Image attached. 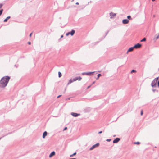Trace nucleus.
Here are the masks:
<instances>
[{
	"label": "nucleus",
	"mask_w": 159,
	"mask_h": 159,
	"mask_svg": "<svg viewBox=\"0 0 159 159\" xmlns=\"http://www.w3.org/2000/svg\"><path fill=\"white\" fill-rule=\"evenodd\" d=\"M10 77L8 76H5L2 78L0 80V87L4 88L8 83Z\"/></svg>",
	"instance_id": "obj_1"
},
{
	"label": "nucleus",
	"mask_w": 159,
	"mask_h": 159,
	"mask_svg": "<svg viewBox=\"0 0 159 159\" xmlns=\"http://www.w3.org/2000/svg\"><path fill=\"white\" fill-rule=\"evenodd\" d=\"M158 80V78H155L152 82L151 84V86L153 87H156L157 86V81Z\"/></svg>",
	"instance_id": "obj_2"
},
{
	"label": "nucleus",
	"mask_w": 159,
	"mask_h": 159,
	"mask_svg": "<svg viewBox=\"0 0 159 159\" xmlns=\"http://www.w3.org/2000/svg\"><path fill=\"white\" fill-rule=\"evenodd\" d=\"M99 144H100L99 143H97L96 144L93 145L92 146V147H91L90 148L89 150H92L93 149L95 148L96 147H98L99 145Z\"/></svg>",
	"instance_id": "obj_3"
},
{
	"label": "nucleus",
	"mask_w": 159,
	"mask_h": 159,
	"mask_svg": "<svg viewBox=\"0 0 159 159\" xmlns=\"http://www.w3.org/2000/svg\"><path fill=\"white\" fill-rule=\"evenodd\" d=\"M142 46L141 44L139 43H137V44H135L134 46V48L137 49L139 48H141Z\"/></svg>",
	"instance_id": "obj_4"
},
{
	"label": "nucleus",
	"mask_w": 159,
	"mask_h": 159,
	"mask_svg": "<svg viewBox=\"0 0 159 159\" xmlns=\"http://www.w3.org/2000/svg\"><path fill=\"white\" fill-rule=\"evenodd\" d=\"M95 72H83L82 74L83 75H91L93 73H94Z\"/></svg>",
	"instance_id": "obj_5"
},
{
	"label": "nucleus",
	"mask_w": 159,
	"mask_h": 159,
	"mask_svg": "<svg viewBox=\"0 0 159 159\" xmlns=\"http://www.w3.org/2000/svg\"><path fill=\"white\" fill-rule=\"evenodd\" d=\"M120 140V138H116L113 140V142L114 143H117Z\"/></svg>",
	"instance_id": "obj_6"
},
{
	"label": "nucleus",
	"mask_w": 159,
	"mask_h": 159,
	"mask_svg": "<svg viewBox=\"0 0 159 159\" xmlns=\"http://www.w3.org/2000/svg\"><path fill=\"white\" fill-rule=\"evenodd\" d=\"M71 115H72L74 117H76L79 116H80V113L78 114L76 113L71 112Z\"/></svg>",
	"instance_id": "obj_7"
},
{
	"label": "nucleus",
	"mask_w": 159,
	"mask_h": 159,
	"mask_svg": "<svg viewBox=\"0 0 159 159\" xmlns=\"http://www.w3.org/2000/svg\"><path fill=\"white\" fill-rule=\"evenodd\" d=\"M122 22L124 24H127L129 22V20L127 19H123L122 21Z\"/></svg>",
	"instance_id": "obj_8"
},
{
	"label": "nucleus",
	"mask_w": 159,
	"mask_h": 159,
	"mask_svg": "<svg viewBox=\"0 0 159 159\" xmlns=\"http://www.w3.org/2000/svg\"><path fill=\"white\" fill-rule=\"evenodd\" d=\"M81 78L80 76L76 77L73 79V81H75L77 80L80 81L81 80Z\"/></svg>",
	"instance_id": "obj_9"
},
{
	"label": "nucleus",
	"mask_w": 159,
	"mask_h": 159,
	"mask_svg": "<svg viewBox=\"0 0 159 159\" xmlns=\"http://www.w3.org/2000/svg\"><path fill=\"white\" fill-rule=\"evenodd\" d=\"M68 33H69V34H70L71 36H72L75 33V30L73 29H72L70 32H68Z\"/></svg>",
	"instance_id": "obj_10"
},
{
	"label": "nucleus",
	"mask_w": 159,
	"mask_h": 159,
	"mask_svg": "<svg viewBox=\"0 0 159 159\" xmlns=\"http://www.w3.org/2000/svg\"><path fill=\"white\" fill-rule=\"evenodd\" d=\"M134 46L130 47L128 49V50L127 52V53H128V52H129L132 51H133V50H134Z\"/></svg>",
	"instance_id": "obj_11"
},
{
	"label": "nucleus",
	"mask_w": 159,
	"mask_h": 159,
	"mask_svg": "<svg viewBox=\"0 0 159 159\" xmlns=\"http://www.w3.org/2000/svg\"><path fill=\"white\" fill-rule=\"evenodd\" d=\"M55 154V152L53 151L51 152V153L49 155V157H51L52 156H54Z\"/></svg>",
	"instance_id": "obj_12"
},
{
	"label": "nucleus",
	"mask_w": 159,
	"mask_h": 159,
	"mask_svg": "<svg viewBox=\"0 0 159 159\" xmlns=\"http://www.w3.org/2000/svg\"><path fill=\"white\" fill-rule=\"evenodd\" d=\"M110 15L111 16V18L115 16L116 15V14L113 12H111L110 13Z\"/></svg>",
	"instance_id": "obj_13"
},
{
	"label": "nucleus",
	"mask_w": 159,
	"mask_h": 159,
	"mask_svg": "<svg viewBox=\"0 0 159 159\" xmlns=\"http://www.w3.org/2000/svg\"><path fill=\"white\" fill-rule=\"evenodd\" d=\"M47 134V133L46 131H44L43 133V138H44L46 136Z\"/></svg>",
	"instance_id": "obj_14"
},
{
	"label": "nucleus",
	"mask_w": 159,
	"mask_h": 159,
	"mask_svg": "<svg viewBox=\"0 0 159 159\" xmlns=\"http://www.w3.org/2000/svg\"><path fill=\"white\" fill-rule=\"evenodd\" d=\"M159 38V33L158 34V35L156 34L155 36V37L154 38V39L156 40L157 39Z\"/></svg>",
	"instance_id": "obj_15"
},
{
	"label": "nucleus",
	"mask_w": 159,
	"mask_h": 159,
	"mask_svg": "<svg viewBox=\"0 0 159 159\" xmlns=\"http://www.w3.org/2000/svg\"><path fill=\"white\" fill-rule=\"evenodd\" d=\"M10 18H11V16H8L5 19H4L3 21L4 22H6L7 21V20L8 19H10Z\"/></svg>",
	"instance_id": "obj_16"
},
{
	"label": "nucleus",
	"mask_w": 159,
	"mask_h": 159,
	"mask_svg": "<svg viewBox=\"0 0 159 159\" xmlns=\"http://www.w3.org/2000/svg\"><path fill=\"white\" fill-rule=\"evenodd\" d=\"M74 81H73V80L70 79V80L68 83H67V85L69 84H71V83H72V82H73Z\"/></svg>",
	"instance_id": "obj_17"
},
{
	"label": "nucleus",
	"mask_w": 159,
	"mask_h": 159,
	"mask_svg": "<svg viewBox=\"0 0 159 159\" xmlns=\"http://www.w3.org/2000/svg\"><path fill=\"white\" fill-rule=\"evenodd\" d=\"M146 39L145 38H143L142 39H141L140 41V42H145L146 41Z\"/></svg>",
	"instance_id": "obj_18"
},
{
	"label": "nucleus",
	"mask_w": 159,
	"mask_h": 159,
	"mask_svg": "<svg viewBox=\"0 0 159 159\" xmlns=\"http://www.w3.org/2000/svg\"><path fill=\"white\" fill-rule=\"evenodd\" d=\"M127 18L128 20H132V18H131L130 16H129V15L128 16H127Z\"/></svg>",
	"instance_id": "obj_19"
},
{
	"label": "nucleus",
	"mask_w": 159,
	"mask_h": 159,
	"mask_svg": "<svg viewBox=\"0 0 159 159\" xmlns=\"http://www.w3.org/2000/svg\"><path fill=\"white\" fill-rule=\"evenodd\" d=\"M76 152H74V153H73L72 154L70 155V157H72L76 155Z\"/></svg>",
	"instance_id": "obj_20"
},
{
	"label": "nucleus",
	"mask_w": 159,
	"mask_h": 159,
	"mask_svg": "<svg viewBox=\"0 0 159 159\" xmlns=\"http://www.w3.org/2000/svg\"><path fill=\"white\" fill-rule=\"evenodd\" d=\"M101 76V75L100 74H99L97 75V78H96L97 80H98L99 79V77Z\"/></svg>",
	"instance_id": "obj_21"
},
{
	"label": "nucleus",
	"mask_w": 159,
	"mask_h": 159,
	"mask_svg": "<svg viewBox=\"0 0 159 159\" xmlns=\"http://www.w3.org/2000/svg\"><path fill=\"white\" fill-rule=\"evenodd\" d=\"M62 75L61 73L60 72H58V77H61Z\"/></svg>",
	"instance_id": "obj_22"
},
{
	"label": "nucleus",
	"mask_w": 159,
	"mask_h": 159,
	"mask_svg": "<svg viewBox=\"0 0 159 159\" xmlns=\"http://www.w3.org/2000/svg\"><path fill=\"white\" fill-rule=\"evenodd\" d=\"M3 11V9H1L0 10V16H1L2 14Z\"/></svg>",
	"instance_id": "obj_23"
},
{
	"label": "nucleus",
	"mask_w": 159,
	"mask_h": 159,
	"mask_svg": "<svg viewBox=\"0 0 159 159\" xmlns=\"http://www.w3.org/2000/svg\"><path fill=\"white\" fill-rule=\"evenodd\" d=\"M136 72V71L135 70H132L131 71V73H135V72Z\"/></svg>",
	"instance_id": "obj_24"
},
{
	"label": "nucleus",
	"mask_w": 159,
	"mask_h": 159,
	"mask_svg": "<svg viewBox=\"0 0 159 159\" xmlns=\"http://www.w3.org/2000/svg\"><path fill=\"white\" fill-rule=\"evenodd\" d=\"M140 143L139 142H137L134 143V144H139Z\"/></svg>",
	"instance_id": "obj_25"
},
{
	"label": "nucleus",
	"mask_w": 159,
	"mask_h": 159,
	"mask_svg": "<svg viewBox=\"0 0 159 159\" xmlns=\"http://www.w3.org/2000/svg\"><path fill=\"white\" fill-rule=\"evenodd\" d=\"M152 91H153V92H155V91H157V92H158V91L156 90V89H152Z\"/></svg>",
	"instance_id": "obj_26"
},
{
	"label": "nucleus",
	"mask_w": 159,
	"mask_h": 159,
	"mask_svg": "<svg viewBox=\"0 0 159 159\" xmlns=\"http://www.w3.org/2000/svg\"><path fill=\"white\" fill-rule=\"evenodd\" d=\"M106 140L107 141L110 142V141H111V139H106Z\"/></svg>",
	"instance_id": "obj_27"
},
{
	"label": "nucleus",
	"mask_w": 159,
	"mask_h": 159,
	"mask_svg": "<svg viewBox=\"0 0 159 159\" xmlns=\"http://www.w3.org/2000/svg\"><path fill=\"white\" fill-rule=\"evenodd\" d=\"M143 111L142 110L141 111V113H140L141 115L142 116L143 115Z\"/></svg>",
	"instance_id": "obj_28"
},
{
	"label": "nucleus",
	"mask_w": 159,
	"mask_h": 159,
	"mask_svg": "<svg viewBox=\"0 0 159 159\" xmlns=\"http://www.w3.org/2000/svg\"><path fill=\"white\" fill-rule=\"evenodd\" d=\"M157 85L158 87H159V79L158 78V80L157 82Z\"/></svg>",
	"instance_id": "obj_29"
},
{
	"label": "nucleus",
	"mask_w": 159,
	"mask_h": 159,
	"mask_svg": "<svg viewBox=\"0 0 159 159\" xmlns=\"http://www.w3.org/2000/svg\"><path fill=\"white\" fill-rule=\"evenodd\" d=\"M67 129V127H65L64 128V129H63V131H65V130H66Z\"/></svg>",
	"instance_id": "obj_30"
},
{
	"label": "nucleus",
	"mask_w": 159,
	"mask_h": 159,
	"mask_svg": "<svg viewBox=\"0 0 159 159\" xmlns=\"http://www.w3.org/2000/svg\"><path fill=\"white\" fill-rule=\"evenodd\" d=\"M2 4H0V8H1L2 6Z\"/></svg>",
	"instance_id": "obj_31"
},
{
	"label": "nucleus",
	"mask_w": 159,
	"mask_h": 159,
	"mask_svg": "<svg viewBox=\"0 0 159 159\" xmlns=\"http://www.w3.org/2000/svg\"><path fill=\"white\" fill-rule=\"evenodd\" d=\"M70 34H69V33L68 32L66 33V36H68Z\"/></svg>",
	"instance_id": "obj_32"
},
{
	"label": "nucleus",
	"mask_w": 159,
	"mask_h": 159,
	"mask_svg": "<svg viewBox=\"0 0 159 159\" xmlns=\"http://www.w3.org/2000/svg\"><path fill=\"white\" fill-rule=\"evenodd\" d=\"M32 33H31L30 34V35H29V36H30V37H31V36H32Z\"/></svg>",
	"instance_id": "obj_33"
},
{
	"label": "nucleus",
	"mask_w": 159,
	"mask_h": 159,
	"mask_svg": "<svg viewBox=\"0 0 159 159\" xmlns=\"http://www.w3.org/2000/svg\"><path fill=\"white\" fill-rule=\"evenodd\" d=\"M61 95H59V96H58L57 97V98H59V97H61Z\"/></svg>",
	"instance_id": "obj_34"
},
{
	"label": "nucleus",
	"mask_w": 159,
	"mask_h": 159,
	"mask_svg": "<svg viewBox=\"0 0 159 159\" xmlns=\"http://www.w3.org/2000/svg\"><path fill=\"white\" fill-rule=\"evenodd\" d=\"M28 43L29 44V45H30L31 44V43L30 42H28Z\"/></svg>",
	"instance_id": "obj_35"
},
{
	"label": "nucleus",
	"mask_w": 159,
	"mask_h": 159,
	"mask_svg": "<svg viewBox=\"0 0 159 159\" xmlns=\"http://www.w3.org/2000/svg\"><path fill=\"white\" fill-rule=\"evenodd\" d=\"M91 85H89V86H88V87H87V89H89V88L91 86Z\"/></svg>",
	"instance_id": "obj_36"
},
{
	"label": "nucleus",
	"mask_w": 159,
	"mask_h": 159,
	"mask_svg": "<svg viewBox=\"0 0 159 159\" xmlns=\"http://www.w3.org/2000/svg\"><path fill=\"white\" fill-rule=\"evenodd\" d=\"M102 133V131H99V132H98V134H101Z\"/></svg>",
	"instance_id": "obj_37"
},
{
	"label": "nucleus",
	"mask_w": 159,
	"mask_h": 159,
	"mask_svg": "<svg viewBox=\"0 0 159 159\" xmlns=\"http://www.w3.org/2000/svg\"><path fill=\"white\" fill-rule=\"evenodd\" d=\"M75 4L76 5H79V3L78 2H77Z\"/></svg>",
	"instance_id": "obj_38"
},
{
	"label": "nucleus",
	"mask_w": 159,
	"mask_h": 159,
	"mask_svg": "<svg viewBox=\"0 0 159 159\" xmlns=\"http://www.w3.org/2000/svg\"><path fill=\"white\" fill-rule=\"evenodd\" d=\"M108 32L109 31H107V32L106 33V35H107V34L108 33Z\"/></svg>",
	"instance_id": "obj_39"
},
{
	"label": "nucleus",
	"mask_w": 159,
	"mask_h": 159,
	"mask_svg": "<svg viewBox=\"0 0 159 159\" xmlns=\"http://www.w3.org/2000/svg\"><path fill=\"white\" fill-rule=\"evenodd\" d=\"M63 35H61V38H63Z\"/></svg>",
	"instance_id": "obj_40"
},
{
	"label": "nucleus",
	"mask_w": 159,
	"mask_h": 159,
	"mask_svg": "<svg viewBox=\"0 0 159 159\" xmlns=\"http://www.w3.org/2000/svg\"><path fill=\"white\" fill-rule=\"evenodd\" d=\"M95 83V81L93 82L92 84H94Z\"/></svg>",
	"instance_id": "obj_41"
},
{
	"label": "nucleus",
	"mask_w": 159,
	"mask_h": 159,
	"mask_svg": "<svg viewBox=\"0 0 159 159\" xmlns=\"http://www.w3.org/2000/svg\"><path fill=\"white\" fill-rule=\"evenodd\" d=\"M14 66L16 67H17V66H16V65H15Z\"/></svg>",
	"instance_id": "obj_42"
},
{
	"label": "nucleus",
	"mask_w": 159,
	"mask_h": 159,
	"mask_svg": "<svg viewBox=\"0 0 159 159\" xmlns=\"http://www.w3.org/2000/svg\"><path fill=\"white\" fill-rule=\"evenodd\" d=\"M76 159V158H70V159Z\"/></svg>",
	"instance_id": "obj_43"
},
{
	"label": "nucleus",
	"mask_w": 159,
	"mask_h": 159,
	"mask_svg": "<svg viewBox=\"0 0 159 159\" xmlns=\"http://www.w3.org/2000/svg\"><path fill=\"white\" fill-rule=\"evenodd\" d=\"M155 15H154L153 16V17H155Z\"/></svg>",
	"instance_id": "obj_44"
},
{
	"label": "nucleus",
	"mask_w": 159,
	"mask_h": 159,
	"mask_svg": "<svg viewBox=\"0 0 159 159\" xmlns=\"http://www.w3.org/2000/svg\"><path fill=\"white\" fill-rule=\"evenodd\" d=\"M155 0H152V1L153 2Z\"/></svg>",
	"instance_id": "obj_45"
},
{
	"label": "nucleus",
	"mask_w": 159,
	"mask_h": 159,
	"mask_svg": "<svg viewBox=\"0 0 159 159\" xmlns=\"http://www.w3.org/2000/svg\"><path fill=\"white\" fill-rule=\"evenodd\" d=\"M11 134V133H9L8 134Z\"/></svg>",
	"instance_id": "obj_46"
},
{
	"label": "nucleus",
	"mask_w": 159,
	"mask_h": 159,
	"mask_svg": "<svg viewBox=\"0 0 159 159\" xmlns=\"http://www.w3.org/2000/svg\"><path fill=\"white\" fill-rule=\"evenodd\" d=\"M74 0H72V1H71V2H73L74 1Z\"/></svg>",
	"instance_id": "obj_47"
},
{
	"label": "nucleus",
	"mask_w": 159,
	"mask_h": 159,
	"mask_svg": "<svg viewBox=\"0 0 159 159\" xmlns=\"http://www.w3.org/2000/svg\"><path fill=\"white\" fill-rule=\"evenodd\" d=\"M115 135H114V137H115Z\"/></svg>",
	"instance_id": "obj_48"
}]
</instances>
